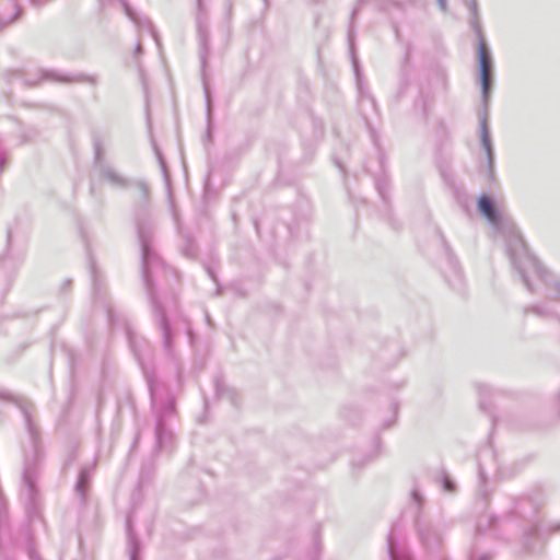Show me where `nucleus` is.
I'll list each match as a JSON object with an SVG mask.
<instances>
[{
  "label": "nucleus",
  "instance_id": "f257e3e1",
  "mask_svg": "<svg viewBox=\"0 0 560 560\" xmlns=\"http://www.w3.org/2000/svg\"><path fill=\"white\" fill-rule=\"evenodd\" d=\"M478 58L482 92L485 97H488L491 84V60L482 35H479Z\"/></svg>",
  "mask_w": 560,
  "mask_h": 560
},
{
  "label": "nucleus",
  "instance_id": "f03ea898",
  "mask_svg": "<svg viewBox=\"0 0 560 560\" xmlns=\"http://www.w3.org/2000/svg\"><path fill=\"white\" fill-rule=\"evenodd\" d=\"M478 205L481 213L486 217V219L489 222L493 224L498 223V215L495 209L493 207L492 201L488 197L481 196L479 198Z\"/></svg>",
  "mask_w": 560,
  "mask_h": 560
}]
</instances>
